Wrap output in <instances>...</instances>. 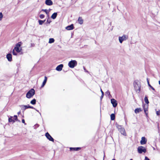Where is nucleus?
<instances>
[{"instance_id":"1a4fd4ad","label":"nucleus","mask_w":160,"mask_h":160,"mask_svg":"<svg viewBox=\"0 0 160 160\" xmlns=\"http://www.w3.org/2000/svg\"><path fill=\"white\" fill-rule=\"evenodd\" d=\"M45 136L46 137V138L48 139L49 141L53 142L54 141V139L47 132L45 134Z\"/></svg>"},{"instance_id":"e433bc0d","label":"nucleus","mask_w":160,"mask_h":160,"mask_svg":"<svg viewBox=\"0 0 160 160\" xmlns=\"http://www.w3.org/2000/svg\"><path fill=\"white\" fill-rule=\"evenodd\" d=\"M145 160H150L147 157H145Z\"/></svg>"},{"instance_id":"412c9836","label":"nucleus","mask_w":160,"mask_h":160,"mask_svg":"<svg viewBox=\"0 0 160 160\" xmlns=\"http://www.w3.org/2000/svg\"><path fill=\"white\" fill-rule=\"evenodd\" d=\"M147 82L148 86L153 90H155L154 88L151 85V84H149V81L148 78L147 79Z\"/></svg>"},{"instance_id":"bb28decb","label":"nucleus","mask_w":160,"mask_h":160,"mask_svg":"<svg viewBox=\"0 0 160 160\" xmlns=\"http://www.w3.org/2000/svg\"><path fill=\"white\" fill-rule=\"evenodd\" d=\"M144 101H145V102L147 104H148V103H149L148 98L147 97H145Z\"/></svg>"},{"instance_id":"ea45409f","label":"nucleus","mask_w":160,"mask_h":160,"mask_svg":"<svg viewBox=\"0 0 160 160\" xmlns=\"http://www.w3.org/2000/svg\"><path fill=\"white\" fill-rule=\"evenodd\" d=\"M21 113V112L20 111L18 113V114H19Z\"/></svg>"},{"instance_id":"6e6552de","label":"nucleus","mask_w":160,"mask_h":160,"mask_svg":"<svg viewBox=\"0 0 160 160\" xmlns=\"http://www.w3.org/2000/svg\"><path fill=\"white\" fill-rule=\"evenodd\" d=\"M134 87L135 89L137 92H139L140 91L141 86L140 85H138L137 83H135L134 84Z\"/></svg>"},{"instance_id":"58836bf2","label":"nucleus","mask_w":160,"mask_h":160,"mask_svg":"<svg viewBox=\"0 0 160 160\" xmlns=\"http://www.w3.org/2000/svg\"><path fill=\"white\" fill-rule=\"evenodd\" d=\"M22 122L23 123H25V120L24 119L22 120Z\"/></svg>"},{"instance_id":"a878e982","label":"nucleus","mask_w":160,"mask_h":160,"mask_svg":"<svg viewBox=\"0 0 160 160\" xmlns=\"http://www.w3.org/2000/svg\"><path fill=\"white\" fill-rule=\"evenodd\" d=\"M80 149V148H70V149L71 150H73L74 151H78Z\"/></svg>"},{"instance_id":"39448f33","label":"nucleus","mask_w":160,"mask_h":160,"mask_svg":"<svg viewBox=\"0 0 160 160\" xmlns=\"http://www.w3.org/2000/svg\"><path fill=\"white\" fill-rule=\"evenodd\" d=\"M138 151L139 153H142V152H145L146 150L145 148L142 146H139L138 148Z\"/></svg>"},{"instance_id":"4468645a","label":"nucleus","mask_w":160,"mask_h":160,"mask_svg":"<svg viewBox=\"0 0 160 160\" xmlns=\"http://www.w3.org/2000/svg\"><path fill=\"white\" fill-rule=\"evenodd\" d=\"M6 58L8 60L9 62H11L12 60V56L11 54H8L7 55Z\"/></svg>"},{"instance_id":"a211bd4d","label":"nucleus","mask_w":160,"mask_h":160,"mask_svg":"<svg viewBox=\"0 0 160 160\" xmlns=\"http://www.w3.org/2000/svg\"><path fill=\"white\" fill-rule=\"evenodd\" d=\"M142 111V110L140 108H137L135 110V112L136 113H138Z\"/></svg>"},{"instance_id":"f3484780","label":"nucleus","mask_w":160,"mask_h":160,"mask_svg":"<svg viewBox=\"0 0 160 160\" xmlns=\"http://www.w3.org/2000/svg\"><path fill=\"white\" fill-rule=\"evenodd\" d=\"M47 80V77L46 76H45L44 79V80L43 81L42 84L41 86V88H43L44 86V85H45V84H46V83Z\"/></svg>"},{"instance_id":"37998d69","label":"nucleus","mask_w":160,"mask_h":160,"mask_svg":"<svg viewBox=\"0 0 160 160\" xmlns=\"http://www.w3.org/2000/svg\"><path fill=\"white\" fill-rule=\"evenodd\" d=\"M158 82H159V85H160V80H159V81Z\"/></svg>"},{"instance_id":"f8f14e48","label":"nucleus","mask_w":160,"mask_h":160,"mask_svg":"<svg viewBox=\"0 0 160 160\" xmlns=\"http://www.w3.org/2000/svg\"><path fill=\"white\" fill-rule=\"evenodd\" d=\"M147 142V140L146 138L143 137L141 138V140L140 141V143L141 145H144Z\"/></svg>"},{"instance_id":"0eeeda50","label":"nucleus","mask_w":160,"mask_h":160,"mask_svg":"<svg viewBox=\"0 0 160 160\" xmlns=\"http://www.w3.org/2000/svg\"><path fill=\"white\" fill-rule=\"evenodd\" d=\"M18 120L17 116V115H14L13 117L11 116L8 118V121L9 122H15V120L17 121Z\"/></svg>"},{"instance_id":"c85d7f7f","label":"nucleus","mask_w":160,"mask_h":160,"mask_svg":"<svg viewBox=\"0 0 160 160\" xmlns=\"http://www.w3.org/2000/svg\"><path fill=\"white\" fill-rule=\"evenodd\" d=\"M101 92L102 93H101L102 95H101V99H102L103 98V96L104 95V93L102 91V90L101 89Z\"/></svg>"},{"instance_id":"4be33fe9","label":"nucleus","mask_w":160,"mask_h":160,"mask_svg":"<svg viewBox=\"0 0 160 160\" xmlns=\"http://www.w3.org/2000/svg\"><path fill=\"white\" fill-rule=\"evenodd\" d=\"M115 119V116L114 114H112L111 115V119L112 120H113Z\"/></svg>"},{"instance_id":"9d476101","label":"nucleus","mask_w":160,"mask_h":160,"mask_svg":"<svg viewBox=\"0 0 160 160\" xmlns=\"http://www.w3.org/2000/svg\"><path fill=\"white\" fill-rule=\"evenodd\" d=\"M111 103L114 107H116L118 104L117 101L114 99H112L111 100Z\"/></svg>"},{"instance_id":"7ed1b4c3","label":"nucleus","mask_w":160,"mask_h":160,"mask_svg":"<svg viewBox=\"0 0 160 160\" xmlns=\"http://www.w3.org/2000/svg\"><path fill=\"white\" fill-rule=\"evenodd\" d=\"M128 38V36L124 34L122 37H119V41L120 43H122L123 41L127 40Z\"/></svg>"},{"instance_id":"4c0bfd02","label":"nucleus","mask_w":160,"mask_h":160,"mask_svg":"<svg viewBox=\"0 0 160 160\" xmlns=\"http://www.w3.org/2000/svg\"><path fill=\"white\" fill-rule=\"evenodd\" d=\"M47 22H48V23H50V22H51V21H49V19H47Z\"/></svg>"},{"instance_id":"aec40b11","label":"nucleus","mask_w":160,"mask_h":160,"mask_svg":"<svg viewBox=\"0 0 160 160\" xmlns=\"http://www.w3.org/2000/svg\"><path fill=\"white\" fill-rule=\"evenodd\" d=\"M78 21L79 23L80 24H82L83 23V20L82 19V18L81 17H79L78 18Z\"/></svg>"},{"instance_id":"ddd939ff","label":"nucleus","mask_w":160,"mask_h":160,"mask_svg":"<svg viewBox=\"0 0 160 160\" xmlns=\"http://www.w3.org/2000/svg\"><path fill=\"white\" fill-rule=\"evenodd\" d=\"M63 66V64H61L56 67V70L57 71H60L62 70Z\"/></svg>"},{"instance_id":"2eb2a0df","label":"nucleus","mask_w":160,"mask_h":160,"mask_svg":"<svg viewBox=\"0 0 160 160\" xmlns=\"http://www.w3.org/2000/svg\"><path fill=\"white\" fill-rule=\"evenodd\" d=\"M74 28L73 25L72 24L66 27V29L68 30H72Z\"/></svg>"},{"instance_id":"a18cd8bd","label":"nucleus","mask_w":160,"mask_h":160,"mask_svg":"<svg viewBox=\"0 0 160 160\" xmlns=\"http://www.w3.org/2000/svg\"><path fill=\"white\" fill-rule=\"evenodd\" d=\"M84 69L85 71H86V70L84 68Z\"/></svg>"},{"instance_id":"20e7f679","label":"nucleus","mask_w":160,"mask_h":160,"mask_svg":"<svg viewBox=\"0 0 160 160\" xmlns=\"http://www.w3.org/2000/svg\"><path fill=\"white\" fill-rule=\"evenodd\" d=\"M116 125L118 130L120 129H122V131H121V133L124 135H125L126 132L125 130L123 128L122 126L118 124H117Z\"/></svg>"},{"instance_id":"423d86ee","label":"nucleus","mask_w":160,"mask_h":160,"mask_svg":"<svg viewBox=\"0 0 160 160\" xmlns=\"http://www.w3.org/2000/svg\"><path fill=\"white\" fill-rule=\"evenodd\" d=\"M20 107L22 109L25 110L26 109L28 108L34 109V108L32 106H30L29 105H22L20 106Z\"/></svg>"},{"instance_id":"79ce46f5","label":"nucleus","mask_w":160,"mask_h":160,"mask_svg":"<svg viewBox=\"0 0 160 160\" xmlns=\"http://www.w3.org/2000/svg\"><path fill=\"white\" fill-rule=\"evenodd\" d=\"M122 131V129H120L119 130V131L121 132V131Z\"/></svg>"},{"instance_id":"2f4dec72","label":"nucleus","mask_w":160,"mask_h":160,"mask_svg":"<svg viewBox=\"0 0 160 160\" xmlns=\"http://www.w3.org/2000/svg\"><path fill=\"white\" fill-rule=\"evenodd\" d=\"M42 11H44L45 12H46L47 14L48 15L49 14V12H47V9H42Z\"/></svg>"},{"instance_id":"f03ea898","label":"nucleus","mask_w":160,"mask_h":160,"mask_svg":"<svg viewBox=\"0 0 160 160\" xmlns=\"http://www.w3.org/2000/svg\"><path fill=\"white\" fill-rule=\"evenodd\" d=\"M77 62L75 60H72L69 62L68 66L71 68H73L77 66Z\"/></svg>"},{"instance_id":"473e14b6","label":"nucleus","mask_w":160,"mask_h":160,"mask_svg":"<svg viewBox=\"0 0 160 160\" xmlns=\"http://www.w3.org/2000/svg\"><path fill=\"white\" fill-rule=\"evenodd\" d=\"M39 17L41 19H42L44 17V15L43 14H40L39 16Z\"/></svg>"},{"instance_id":"7c9ffc66","label":"nucleus","mask_w":160,"mask_h":160,"mask_svg":"<svg viewBox=\"0 0 160 160\" xmlns=\"http://www.w3.org/2000/svg\"><path fill=\"white\" fill-rule=\"evenodd\" d=\"M3 17V15L2 12H0V21H1Z\"/></svg>"},{"instance_id":"a19ab883","label":"nucleus","mask_w":160,"mask_h":160,"mask_svg":"<svg viewBox=\"0 0 160 160\" xmlns=\"http://www.w3.org/2000/svg\"><path fill=\"white\" fill-rule=\"evenodd\" d=\"M105 156V153L104 152V157H103V160L104 159Z\"/></svg>"},{"instance_id":"cd10ccee","label":"nucleus","mask_w":160,"mask_h":160,"mask_svg":"<svg viewBox=\"0 0 160 160\" xmlns=\"http://www.w3.org/2000/svg\"><path fill=\"white\" fill-rule=\"evenodd\" d=\"M22 43L21 42H19L18 43H17L16 45V46L20 48L21 45V44H22Z\"/></svg>"},{"instance_id":"393cba45","label":"nucleus","mask_w":160,"mask_h":160,"mask_svg":"<svg viewBox=\"0 0 160 160\" xmlns=\"http://www.w3.org/2000/svg\"><path fill=\"white\" fill-rule=\"evenodd\" d=\"M36 100L35 99H34L31 101L30 103L32 105H34L36 104Z\"/></svg>"},{"instance_id":"c9c22d12","label":"nucleus","mask_w":160,"mask_h":160,"mask_svg":"<svg viewBox=\"0 0 160 160\" xmlns=\"http://www.w3.org/2000/svg\"><path fill=\"white\" fill-rule=\"evenodd\" d=\"M156 114L158 116H159L160 115V112L159 111H157L156 112Z\"/></svg>"},{"instance_id":"72a5a7b5","label":"nucleus","mask_w":160,"mask_h":160,"mask_svg":"<svg viewBox=\"0 0 160 160\" xmlns=\"http://www.w3.org/2000/svg\"><path fill=\"white\" fill-rule=\"evenodd\" d=\"M106 94L108 96H109L110 95V92L109 91H108L106 92Z\"/></svg>"},{"instance_id":"5701e85b","label":"nucleus","mask_w":160,"mask_h":160,"mask_svg":"<svg viewBox=\"0 0 160 160\" xmlns=\"http://www.w3.org/2000/svg\"><path fill=\"white\" fill-rule=\"evenodd\" d=\"M14 49H15V50L17 51V52H20L21 51L19 48L17 47L16 46L15 47Z\"/></svg>"},{"instance_id":"f704fd0d","label":"nucleus","mask_w":160,"mask_h":160,"mask_svg":"<svg viewBox=\"0 0 160 160\" xmlns=\"http://www.w3.org/2000/svg\"><path fill=\"white\" fill-rule=\"evenodd\" d=\"M12 53L13 55H17V53L16 52H15L14 49L13 50Z\"/></svg>"},{"instance_id":"c03bdc74","label":"nucleus","mask_w":160,"mask_h":160,"mask_svg":"<svg viewBox=\"0 0 160 160\" xmlns=\"http://www.w3.org/2000/svg\"><path fill=\"white\" fill-rule=\"evenodd\" d=\"M130 160H133L132 159H131Z\"/></svg>"},{"instance_id":"6ab92c4d","label":"nucleus","mask_w":160,"mask_h":160,"mask_svg":"<svg viewBox=\"0 0 160 160\" xmlns=\"http://www.w3.org/2000/svg\"><path fill=\"white\" fill-rule=\"evenodd\" d=\"M57 15V12H54L52 15L51 17L52 18L54 19L56 18Z\"/></svg>"},{"instance_id":"9b49d317","label":"nucleus","mask_w":160,"mask_h":160,"mask_svg":"<svg viewBox=\"0 0 160 160\" xmlns=\"http://www.w3.org/2000/svg\"><path fill=\"white\" fill-rule=\"evenodd\" d=\"M143 107L144 112L146 116H147L148 114V105L144 104Z\"/></svg>"},{"instance_id":"f257e3e1","label":"nucleus","mask_w":160,"mask_h":160,"mask_svg":"<svg viewBox=\"0 0 160 160\" xmlns=\"http://www.w3.org/2000/svg\"><path fill=\"white\" fill-rule=\"evenodd\" d=\"M35 91L33 89H30L26 94V97L28 98H30L35 94Z\"/></svg>"},{"instance_id":"b1692460","label":"nucleus","mask_w":160,"mask_h":160,"mask_svg":"<svg viewBox=\"0 0 160 160\" xmlns=\"http://www.w3.org/2000/svg\"><path fill=\"white\" fill-rule=\"evenodd\" d=\"M54 42V39L53 38H50L49 39L48 43H51Z\"/></svg>"},{"instance_id":"c756f323","label":"nucleus","mask_w":160,"mask_h":160,"mask_svg":"<svg viewBox=\"0 0 160 160\" xmlns=\"http://www.w3.org/2000/svg\"><path fill=\"white\" fill-rule=\"evenodd\" d=\"M45 20L42 21L41 20H39V22L40 25H42L45 22Z\"/></svg>"},{"instance_id":"dca6fc26","label":"nucleus","mask_w":160,"mask_h":160,"mask_svg":"<svg viewBox=\"0 0 160 160\" xmlns=\"http://www.w3.org/2000/svg\"><path fill=\"white\" fill-rule=\"evenodd\" d=\"M45 4L48 5L50 6L53 4V2L51 0H46Z\"/></svg>"}]
</instances>
